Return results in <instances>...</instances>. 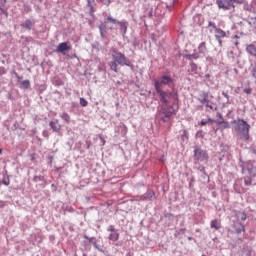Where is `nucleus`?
Wrapping results in <instances>:
<instances>
[{
    "mask_svg": "<svg viewBox=\"0 0 256 256\" xmlns=\"http://www.w3.org/2000/svg\"><path fill=\"white\" fill-rule=\"evenodd\" d=\"M88 7L90 9V12L94 13L95 10H93V4H91V0H88Z\"/></svg>",
    "mask_w": 256,
    "mask_h": 256,
    "instance_id": "33",
    "label": "nucleus"
},
{
    "mask_svg": "<svg viewBox=\"0 0 256 256\" xmlns=\"http://www.w3.org/2000/svg\"><path fill=\"white\" fill-rule=\"evenodd\" d=\"M162 116L161 120L164 121V123H167L169 119H171L172 115H175V108L173 106H168L167 108H162L161 110Z\"/></svg>",
    "mask_w": 256,
    "mask_h": 256,
    "instance_id": "6",
    "label": "nucleus"
},
{
    "mask_svg": "<svg viewBox=\"0 0 256 256\" xmlns=\"http://www.w3.org/2000/svg\"><path fill=\"white\" fill-rule=\"evenodd\" d=\"M206 107H208L209 109H213V106H212V105H209V103L206 104Z\"/></svg>",
    "mask_w": 256,
    "mask_h": 256,
    "instance_id": "44",
    "label": "nucleus"
},
{
    "mask_svg": "<svg viewBox=\"0 0 256 256\" xmlns=\"http://www.w3.org/2000/svg\"><path fill=\"white\" fill-rule=\"evenodd\" d=\"M115 245H116V247H117V245H119V244H118V243H116Z\"/></svg>",
    "mask_w": 256,
    "mask_h": 256,
    "instance_id": "50",
    "label": "nucleus"
},
{
    "mask_svg": "<svg viewBox=\"0 0 256 256\" xmlns=\"http://www.w3.org/2000/svg\"><path fill=\"white\" fill-rule=\"evenodd\" d=\"M216 123H221V118H220V120L216 121Z\"/></svg>",
    "mask_w": 256,
    "mask_h": 256,
    "instance_id": "47",
    "label": "nucleus"
},
{
    "mask_svg": "<svg viewBox=\"0 0 256 256\" xmlns=\"http://www.w3.org/2000/svg\"><path fill=\"white\" fill-rule=\"evenodd\" d=\"M198 101H200L201 105H208L209 104V93L202 92L198 97Z\"/></svg>",
    "mask_w": 256,
    "mask_h": 256,
    "instance_id": "10",
    "label": "nucleus"
},
{
    "mask_svg": "<svg viewBox=\"0 0 256 256\" xmlns=\"http://www.w3.org/2000/svg\"><path fill=\"white\" fill-rule=\"evenodd\" d=\"M211 229H216V231H219L221 229V220L220 219H214L210 222Z\"/></svg>",
    "mask_w": 256,
    "mask_h": 256,
    "instance_id": "12",
    "label": "nucleus"
},
{
    "mask_svg": "<svg viewBox=\"0 0 256 256\" xmlns=\"http://www.w3.org/2000/svg\"><path fill=\"white\" fill-rule=\"evenodd\" d=\"M191 67H192V69H197V64L192 63V64H191Z\"/></svg>",
    "mask_w": 256,
    "mask_h": 256,
    "instance_id": "42",
    "label": "nucleus"
},
{
    "mask_svg": "<svg viewBox=\"0 0 256 256\" xmlns=\"http://www.w3.org/2000/svg\"><path fill=\"white\" fill-rule=\"evenodd\" d=\"M207 123H215V120L212 118H208V120L206 121Z\"/></svg>",
    "mask_w": 256,
    "mask_h": 256,
    "instance_id": "40",
    "label": "nucleus"
},
{
    "mask_svg": "<svg viewBox=\"0 0 256 256\" xmlns=\"http://www.w3.org/2000/svg\"><path fill=\"white\" fill-rule=\"evenodd\" d=\"M21 27H23L24 29H27L28 31H31L32 27H33V21L31 20H26Z\"/></svg>",
    "mask_w": 256,
    "mask_h": 256,
    "instance_id": "15",
    "label": "nucleus"
},
{
    "mask_svg": "<svg viewBox=\"0 0 256 256\" xmlns=\"http://www.w3.org/2000/svg\"><path fill=\"white\" fill-rule=\"evenodd\" d=\"M61 119H63V121H65L66 123H70L71 122V116H69V114L67 113H63L62 115H60Z\"/></svg>",
    "mask_w": 256,
    "mask_h": 256,
    "instance_id": "21",
    "label": "nucleus"
},
{
    "mask_svg": "<svg viewBox=\"0 0 256 256\" xmlns=\"http://www.w3.org/2000/svg\"><path fill=\"white\" fill-rule=\"evenodd\" d=\"M49 126L54 131V133L61 132V124H59V120L55 119L49 122Z\"/></svg>",
    "mask_w": 256,
    "mask_h": 256,
    "instance_id": "9",
    "label": "nucleus"
},
{
    "mask_svg": "<svg viewBox=\"0 0 256 256\" xmlns=\"http://www.w3.org/2000/svg\"><path fill=\"white\" fill-rule=\"evenodd\" d=\"M244 183H245V185H246L247 187H249V185H251V183H252L251 178H250V177H245V178H244Z\"/></svg>",
    "mask_w": 256,
    "mask_h": 256,
    "instance_id": "27",
    "label": "nucleus"
},
{
    "mask_svg": "<svg viewBox=\"0 0 256 256\" xmlns=\"http://www.w3.org/2000/svg\"><path fill=\"white\" fill-rule=\"evenodd\" d=\"M222 95H223L226 99H229V95H227V93L223 92Z\"/></svg>",
    "mask_w": 256,
    "mask_h": 256,
    "instance_id": "43",
    "label": "nucleus"
},
{
    "mask_svg": "<svg viewBox=\"0 0 256 256\" xmlns=\"http://www.w3.org/2000/svg\"><path fill=\"white\" fill-rule=\"evenodd\" d=\"M93 246L95 247V249H98V251H103V249L99 247V244H97V242H93Z\"/></svg>",
    "mask_w": 256,
    "mask_h": 256,
    "instance_id": "34",
    "label": "nucleus"
},
{
    "mask_svg": "<svg viewBox=\"0 0 256 256\" xmlns=\"http://www.w3.org/2000/svg\"><path fill=\"white\" fill-rule=\"evenodd\" d=\"M185 231V228L179 229L178 231H176L175 237H179V235H185Z\"/></svg>",
    "mask_w": 256,
    "mask_h": 256,
    "instance_id": "24",
    "label": "nucleus"
},
{
    "mask_svg": "<svg viewBox=\"0 0 256 256\" xmlns=\"http://www.w3.org/2000/svg\"><path fill=\"white\" fill-rule=\"evenodd\" d=\"M209 27H212V29H214L216 31L217 28V25L215 24V22H209L208 24Z\"/></svg>",
    "mask_w": 256,
    "mask_h": 256,
    "instance_id": "32",
    "label": "nucleus"
},
{
    "mask_svg": "<svg viewBox=\"0 0 256 256\" xmlns=\"http://www.w3.org/2000/svg\"><path fill=\"white\" fill-rule=\"evenodd\" d=\"M151 40H152L154 43H157V38H155V34H152V35H151Z\"/></svg>",
    "mask_w": 256,
    "mask_h": 256,
    "instance_id": "37",
    "label": "nucleus"
},
{
    "mask_svg": "<svg viewBox=\"0 0 256 256\" xmlns=\"http://www.w3.org/2000/svg\"><path fill=\"white\" fill-rule=\"evenodd\" d=\"M18 79H23L22 77H18Z\"/></svg>",
    "mask_w": 256,
    "mask_h": 256,
    "instance_id": "49",
    "label": "nucleus"
},
{
    "mask_svg": "<svg viewBox=\"0 0 256 256\" xmlns=\"http://www.w3.org/2000/svg\"><path fill=\"white\" fill-rule=\"evenodd\" d=\"M56 51L57 53H62V55H65L66 51H71V45H68L67 42H62L58 44Z\"/></svg>",
    "mask_w": 256,
    "mask_h": 256,
    "instance_id": "8",
    "label": "nucleus"
},
{
    "mask_svg": "<svg viewBox=\"0 0 256 256\" xmlns=\"http://www.w3.org/2000/svg\"><path fill=\"white\" fill-rule=\"evenodd\" d=\"M80 105L82 107H87V105H89V103L87 102V100H85V98H80Z\"/></svg>",
    "mask_w": 256,
    "mask_h": 256,
    "instance_id": "26",
    "label": "nucleus"
},
{
    "mask_svg": "<svg viewBox=\"0 0 256 256\" xmlns=\"http://www.w3.org/2000/svg\"><path fill=\"white\" fill-rule=\"evenodd\" d=\"M173 83V79L169 76H162L158 80L154 81L155 91H163V85H169Z\"/></svg>",
    "mask_w": 256,
    "mask_h": 256,
    "instance_id": "4",
    "label": "nucleus"
},
{
    "mask_svg": "<svg viewBox=\"0 0 256 256\" xmlns=\"http://www.w3.org/2000/svg\"><path fill=\"white\" fill-rule=\"evenodd\" d=\"M232 123L233 125H236L234 129L240 134V139H242V141H249V131H251V125H249V123L243 119L234 120Z\"/></svg>",
    "mask_w": 256,
    "mask_h": 256,
    "instance_id": "2",
    "label": "nucleus"
},
{
    "mask_svg": "<svg viewBox=\"0 0 256 256\" xmlns=\"http://www.w3.org/2000/svg\"><path fill=\"white\" fill-rule=\"evenodd\" d=\"M2 183H3V185L9 186V184H10L9 178H8V177H7V178H4V179L2 180Z\"/></svg>",
    "mask_w": 256,
    "mask_h": 256,
    "instance_id": "30",
    "label": "nucleus"
},
{
    "mask_svg": "<svg viewBox=\"0 0 256 256\" xmlns=\"http://www.w3.org/2000/svg\"><path fill=\"white\" fill-rule=\"evenodd\" d=\"M153 197H155V192H153V191H148V192L146 193V196H144V197L142 198V200H143V201H147V199H153Z\"/></svg>",
    "mask_w": 256,
    "mask_h": 256,
    "instance_id": "19",
    "label": "nucleus"
},
{
    "mask_svg": "<svg viewBox=\"0 0 256 256\" xmlns=\"http://www.w3.org/2000/svg\"><path fill=\"white\" fill-rule=\"evenodd\" d=\"M224 37H227V33L223 31L221 28H216L215 39H224Z\"/></svg>",
    "mask_w": 256,
    "mask_h": 256,
    "instance_id": "11",
    "label": "nucleus"
},
{
    "mask_svg": "<svg viewBox=\"0 0 256 256\" xmlns=\"http://www.w3.org/2000/svg\"><path fill=\"white\" fill-rule=\"evenodd\" d=\"M252 76L256 79V66L252 69Z\"/></svg>",
    "mask_w": 256,
    "mask_h": 256,
    "instance_id": "38",
    "label": "nucleus"
},
{
    "mask_svg": "<svg viewBox=\"0 0 256 256\" xmlns=\"http://www.w3.org/2000/svg\"><path fill=\"white\" fill-rule=\"evenodd\" d=\"M118 25L120 27V31H122L123 35H125V33H127V27H128V23L127 22H118Z\"/></svg>",
    "mask_w": 256,
    "mask_h": 256,
    "instance_id": "16",
    "label": "nucleus"
},
{
    "mask_svg": "<svg viewBox=\"0 0 256 256\" xmlns=\"http://www.w3.org/2000/svg\"><path fill=\"white\" fill-rule=\"evenodd\" d=\"M160 97V100L164 105H169L172 101H179V94L177 91L173 90L172 92H167L164 90L156 91Z\"/></svg>",
    "mask_w": 256,
    "mask_h": 256,
    "instance_id": "3",
    "label": "nucleus"
},
{
    "mask_svg": "<svg viewBox=\"0 0 256 256\" xmlns=\"http://www.w3.org/2000/svg\"><path fill=\"white\" fill-rule=\"evenodd\" d=\"M217 116L219 119H221V122H217V125H221L222 129H229V122L223 120V115L221 113H218Z\"/></svg>",
    "mask_w": 256,
    "mask_h": 256,
    "instance_id": "13",
    "label": "nucleus"
},
{
    "mask_svg": "<svg viewBox=\"0 0 256 256\" xmlns=\"http://www.w3.org/2000/svg\"><path fill=\"white\" fill-rule=\"evenodd\" d=\"M107 23H113L114 25H118V24H119V21H117V19H114V18L111 17V16H108V17H107Z\"/></svg>",
    "mask_w": 256,
    "mask_h": 256,
    "instance_id": "22",
    "label": "nucleus"
},
{
    "mask_svg": "<svg viewBox=\"0 0 256 256\" xmlns=\"http://www.w3.org/2000/svg\"><path fill=\"white\" fill-rule=\"evenodd\" d=\"M219 9L229 11V9H235V5L232 4L231 0H216Z\"/></svg>",
    "mask_w": 256,
    "mask_h": 256,
    "instance_id": "7",
    "label": "nucleus"
},
{
    "mask_svg": "<svg viewBox=\"0 0 256 256\" xmlns=\"http://www.w3.org/2000/svg\"><path fill=\"white\" fill-rule=\"evenodd\" d=\"M232 5H234V3L236 5H243V3H245V0H231Z\"/></svg>",
    "mask_w": 256,
    "mask_h": 256,
    "instance_id": "25",
    "label": "nucleus"
},
{
    "mask_svg": "<svg viewBox=\"0 0 256 256\" xmlns=\"http://www.w3.org/2000/svg\"><path fill=\"white\" fill-rule=\"evenodd\" d=\"M2 153H3V149H0V155H2Z\"/></svg>",
    "mask_w": 256,
    "mask_h": 256,
    "instance_id": "46",
    "label": "nucleus"
},
{
    "mask_svg": "<svg viewBox=\"0 0 256 256\" xmlns=\"http://www.w3.org/2000/svg\"><path fill=\"white\" fill-rule=\"evenodd\" d=\"M194 159L195 161H207V159H209V154H207V152L203 149H201V147H196L194 150Z\"/></svg>",
    "mask_w": 256,
    "mask_h": 256,
    "instance_id": "5",
    "label": "nucleus"
},
{
    "mask_svg": "<svg viewBox=\"0 0 256 256\" xmlns=\"http://www.w3.org/2000/svg\"><path fill=\"white\" fill-rule=\"evenodd\" d=\"M21 89H29L31 87V82L29 80H24L20 83Z\"/></svg>",
    "mask_w": 256,
    "mask_h": 256,
    "instance_id": "18",
    "label": "nucleus"
},
{
    "mask_svg": "<svg viewBox=\"0 0 256 256\" xmlns=\"http://www.w3.org/2000/svg\"><path fill=\"white\" fill-rule=\"evenodd\" d=\"M110 241H119V234L117 232H112L109 235Z\"/></svg>",
    "mask_w": 256,
    "mask_h": 256,
    "instance_id": "20",
    "label": "nucleus"
},
{
    "mask_svg": "<svg viewBox=\"0 0 256 256\" xmlns=\"http://www.w3.org/2000/svg\"><path fill=\"white\" fill-rule=\"evenodd\" d=\"M241 220L242 221H246L247 220V214H245V212L242 213Z\"/></svg>",
    "mask_w": 256,
    "mask_h": 256,
    "instance_id": "35",
    "label": "nucleus"
},
{
    "mask_svg": "<svg viewBox=\"0 0 256 256\" xmlns=\"http://www.w3.org/2000/svg\"><path fill=\"white\" fill-rule=\"evenodd\" d=\"M244 93H246V95H251V93H253V89L252 88H245Z\"/></svg>",
    "mask_w": 256,
    "mask_h": 256,
    "instance_id": "29",
    "label": "nucleus"
},
{
    "mask_svg": "<svg viewBox=\"0 0 256 256\" xmlns=\"http://www.w3.org/2000/svg\"><path fill=\"white\" fill-rule=\"evenodd\" d=\"M112 59L113 61L109 62V67L114 73H119V65L122 67L124 65H126V67H133V63L127 59V56L117 50H112Z\"/></svg>",
    "mask_w": 256,
    "mask_h": 256,
    "instance_id": "1",
    "label": "nucleus"
},
{
    "mask_svg": "<svg viewBox=\"0 0 256 256\" xmlns=\"http://www.w3.org/2000/svg\"><path fill=\"white\" fill-rule=\"evenodd\" d=\"M108 231H110V233H117V230L115 229V226H113V225L109 226Z\"/></svg>",
    "mask_w": 256,
    "mask_h": 256,
    "instance_id": "31",
    "label": "nucleus"
},
{
    "mask_svg": "<svg viewBox=\"0 0 256 256\" xmlns=\"http://www.w3.org/2000/svg\"><path fill=\"white\" fill-rule=\"evenodd\" d=\"M189 239V241H191V238H188Z\"/></svg>",
    "mask_w": 256,
    "mask_h": 256,
    "instance_id": "51",
    "label": "nucleus"
},
{
    "mask_svg": "<svg viewBox=\"0 0 256 256\" xmlns=\"http://www.w3.org/2000/svg\"><path fill=\"white\" fill-rule=\"evenodd\" d=\"M200 125H201L202 127H204V125H207V121L202 120V121L200 122Z\"/></svg>",
    "mask_w": 256,
    "mask_h": 256,
    "instance_id": "41",
    "label": "nucleus"
},
{
    "mask_svg": "<svg viewBox=\"0 0 256 256\" xmlns=\"http://www.w3.org/2000/svg\"><path fill=\"white\" fill-rule=\"evenodd\" d=\"M216 40L218 41L219 46H220V47H223V40H221V38L216 39Z\"/></svg>",
    "mask_w": 256,
    "mask_h": 256,
    "instance_id": "39",
    "label": "nucleus"
},
{
    "mask_svg": "<svg viewBox=\"0 0 256 256\" xmlns=\"http://www.w3.org/2000/svg\"><path fill=\"white\" fill-rule=\"evenodd\" d=\"M246 51L250 55H253L254 57H256V46L255 45H253V44L248 45L246 48Z\"/></svg>",
    "mask_w": 256,
    "mask_h": 256,
    "instance_id": "14",
    "label": "nucleus"
},
{
    "mask_svg": "<svg viewBox=\"0 0 256 256\" xmlns=\"http://www.w3.org/2000/svg\"><path fill=\"white\" fill-rule=\"evenodd\" d=\"M45 89H47V86H45V85H40L39 86L40 91H45Z\"/></svg>",
    "mask_w": 256,
    "mask_h": 256,
    "instance_id": "36",
    "label": "nucleus"
},
{
    "mask_svg": "<svg viewBox=\"0 0 256 256\" xmlns=\"http://www.w3.org/2000/svg\"><path fill=\"white\" fill-rule=\"evenodd\" d=\"M100 3H103V5L109 7V5H111V0H100Z\"/></svg>",
    "mask_w": 256,
    "mask_h": 256,
    "instance_id": "28",
    "label": "nucleus"
},
{
    "mask_svg": "<svg viewBox=\"0 0 256 256\" xmlns=\"http://www.w3.org/2000/svg\"><path fill=\"white\" fill-rule=\"evenodd\" d=\"M127 256H133V255H131V254H127Z\"/></svg>",
    "mask_w": 256,
    "mask_h": 256,
    "instance_id": "48",
    "label": "nucleus"
},
{
    "mask_svg": "<svg viewBox=\"0 0 256 256\" xmlns=\"http://www.w3.org/2000/svg\"><path fill=\"white\" fill-rule=\"evenodd\" d=\"M198 51L199 53H207V44L205 42L200 43Z\"/></svg>",
    "mask_w": 256,
    "mask_h": 256,
    "instance_id": "17",
    "label": "nucleus"
},
{
    "mask_svg": "<svg viewBox=\"0 0 256 256\" xmlns=\"http://www.w3.org/2000/svg\"><path fill=\"white\" fill-rule=\"evenodd\" d=\"M240 225V227L239 228H236V233H245V225H243V224H239Z\"/></svg>",
    "mask_w": 256,
    "mask_h": 256,
    "instance_id": "23",
    "label": "nucleus"
},
{
    "mask_svg": "<svg viewBox=\"0 0 256 256\" xmlns=\"http://www.w3.org/2000/svg\"><path fill=\"white\" fill-rule=\"evenodd\" d=\"M101 140H102L103 145H105V141L103 140V138H101Z\"/></svg>",
    "mask_w": 256,
    "mask_h": 256,
    "instance_id": "45",
    "label": "nucleus"
}]
</instances>
